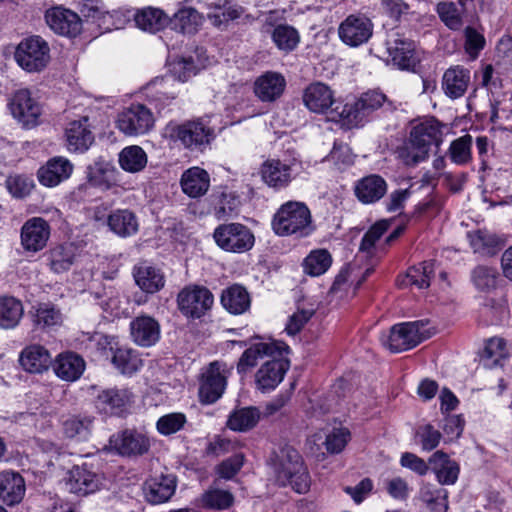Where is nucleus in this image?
Instances as JSON below:
<instances>
[{
  "mask_svg": "<svg viewBox=\"0 0 512 512\" xmlns=\"http://www.w3.org/2000/svg\"><path fill=\"white\" fill-rule=\"evenodd\" d=\"M386 101V95L377 90L363 93L352 102L343 103L335 99L328 111L327 119L347 130L358 128L363 126L366 118Z\"/></svg>",
  "mask_w": 512,
  "mask_h": 512,
  "instance_id": "obj_1",
  "label": "nucleus"
},
{
  "mask_svg": "<svg viewBox=\"0 0 512 512\" xmlns=\"http://www.w3.org/2000/svg\"><path fill=\"white\" fill-rule=\"evenodd\" d=\"M443 127L433 117L415 124L410 131L409 140L405 147L406 157L410 160H426L437 156L439 145L442 142Z\"/></svg>",
  "mask_w": 512,
  "mask_h": 512,
  "instance_id": "obj_2",
  "label": "nucleus"
},
{
  "mask_svg": "<svg viewBox=\"0 0 512 512\" xmlns=\"http://www.w3.org/2000/svg\"><path fill=\"white\" fill-rule=\"evenodd\" d=\"M273 471L279 485H290L298 493L308 491L310 476L300 454L295 449L291 447L281 449L273 462Z\"/></svg>",
  "mask_w": 512,
  "mask_h": 512,
  "instance_id": "obj_3",
  "label": "nucleus"
},
{
  "mask_svg": "<svg viewBox=\"0 0 512 512\" xmlns=\"http://www.w3.org/2000/svg\"><path fill=\"white\" fill-rule=\"evenodd\" d=\"M272 227L279 236H308L313 231L310 210L302 202H286L275 213Z\"/></svg>",
  "mask_w": 512,
  "mask_h": 512,
  "instance_id": "obj_4",
  "label": "nucleus"
},
{
  "mask_svg": "<svg viewBox=\"0 0 512 512\" xmlns=\"http://www.w3.org/2000/svg\"><path fill=\"white\" fill-rule=\"evenodd\" d=\"M428 320H417L394 325L384 344L392 352H402L414 348L428 339L433 331Z\"/></svg>",
  "mask_w": 512,
  "mask_h": 512,
  "instance_id": "obj_5",
  "label": "nucleus"
},
{
  "mask_svg": "<svg viewBox=\"0 0 512 512\" xmlns=\"http://www.w3.org/2000/svg\"><path fill=\"white\" fill-rule=\"evenodd\" d=\"M15 60L27 72H40L50 60L48 43L40 36L23 39L16 48Z\"/></svg>",
  "mask_w": 512,
  "mask_h": 512,
  "instance_id": "obj_6",
  "label": "nucleus"
},
{
  "mask_svg": "<svg viewBox=\"0 0 512 512\" xmlns=\"http://www.w3.org/2000/svg\"><path fill=\"white\" fill-rule=\"evenodd\" d=\"M216 244L228 252L243 253L254 245V235L251 230L241 223L219 225L213 233Z\"/></svg>",
  "mask_w": 512,
  "mask_h": 512,
  "instance_id": "obj_7",
  "label": "nucleus"
},
{
  "mask_svg": "<svg viewBox=\"0 0 512 512\" xmlns=\"http://www.w3.org/2000/svg\"><path fill=\"white\" fill-rule=\"evenodd\" d=\"M229 370L224 363L214 361L202 372L199 399L203 404H213L220 399L227 386Z\"/></svg>",
  "mask_w": 512,
  "mask_h": 512,
  "instance_id": "obj_8",
  "label": "nucleus"
},
{
  "mask_svg": "<svg viewBox=\"0 0 512 512\" xmlns=\"http://www.w3.org/2000/svg\"><path fill=\"white\" fill-rule=\"evenodd\" d=\"M155 118L149 108L143 104H132L118 114L116 125L128 136L144 135L151 131Z\"/></svg>",
  "mask_w": 512,
  "mask_h": 512,
  "instance_id": "obj_9",
  "label": "nucleus"
},
{
  "mask_svg": "<svg viewBox=\"0 0 512 512\" xmlns=\"http://www.w3.org/2000/svg\"><path fill=\"white\" fill-rule=\"evenodd\" d=\"M372 20L361 12L348 15L338 27L340 40L350 47H359L369 41L373 35Z\"/></svg>",
  "mask_w": 512,
  "mask_h": 512,
  "instance_id": "obj_10",
  "label": "nucleus"
},
{
  "mask_svg": "<svg viewBox=\"0 0 512 512\" xmlns=\"http://www.w3.org/2000/svg\"><path fill=\"white\" fill-rule=\"evenodd\" d=\"M175 135L183 146L194 152H202L214 139V130L204 125L200 120L188 121L179 125Z\"/></svg>",
  "mask_w": 512,
  "mask_h": 512,
  "instance_id": "obj_11",
  "label": "nucleus"
},
{
  "mask_svg": "<svg viewBox=\"0 0 512 512\" xmlns=\"http://www.w3.org/2000/svg\"><path fill=\"white\" fill-rule=\"evenodd\" d=\"M212 293L205 287H188L178 294L181 312L192 318H200L213 304Z\"/></svg>",
  "mask_w": 512,
  "mask_h": 512,
  "instance_id": "obj_12",
  "label": "nucleus"
},
{
  "mask_svg": "<svg viewBox=\"0 0 512 512\" xmlns=\"http://www.w3.org/2000/svg\"><path fill=\"white\" fill-rule=\"evenodd\" d=\"M9 107L14 118L24 127L31 128L39 123L41 106L28 89L16 91L9 102Z\"/></svg>",
  "mask_w": 512,
  "mask_h": 512,
  "instance_id": "obj_13",
  "label": "nucleus"
},
{
  "mask_svg": "<svg viewBox=\"0 0 512 512\" xmlns=\"http://www.w3.org/2000/svg\"><path fill=\"white\" fill-rule=\"evenodd\" d=\"M289 369V361L282 356H274L267 360L256 372L257 388L262 392L275 389L283 380Z\"/></svg>",
  "mask_w": 512,
  "mask_h": 512,
  "instance_id": "obj_14",
  "label": "nucleus"
},
{
  "mask_svg": "<svg viewBox=\"0 0 512 512\" xmlns=\"http://www.w3.org/2000/svg\"><path fill=\"white\" fill-rule=\"evenodd\" d=\"M45 20L57 34L75 37L81 32V19L75 12L62 7H53L46 11Z\"/></svg>",
  "mask_w": 512,
  "mask_h": 512,
  "instance_id": "obj_15",
  "label": "nucleus"
},
{
  "mask_svg": "<svg viewBox=\"0 0 512 512\" xmlns=\"http://www.w3.org/2000/svg\"><path fill=\"white\" fill-rule=\"evenodd\" d=\"M288 351V346L283 342H257L247 348L240 357L237 369L240 373H245L249 368L254 367L259 359L264 357L282 356Z\"/></svg>",
  "mask_w": 512,
  "mask_h": 512,
  "instance_id": "obj_16",
  "label": "nucleus"
},
{
  "mask_svg": "<svg viewBox=\"0 0 512 512\" xmlns=\"http://www.w3.org/2000/svg\"><path fill=\"white\" fill-rule=\"evenodd\" d=\"M50 237V226L41 217L27 220L21 228V244L26 251L42 250Z\"/></svg>",
  "mask_w": 512,
  "mask_h": 512,
  "instance_id": "obj_17",
  "label": "nucleus"
},
{
  "mask_svg": "<svg viewBox=\"0 0 512 512\" xmlns=\"http://www.w3.org/2000/svg\"><path fill=\"white\" fill-rule=\"evenodd\" d=\"M134 394L128 388H108L96 398V407L106 414L120 415L133 402Z\"/></svg>",
  "mask_w": 512,
  "mask_h": 512,
  "instance_id": "obj_18",
  "label": "nucleus"
},
{
  "mask_svg": "<svg viewBox=\"0 0 512 512\" xmlns=\"http://www.w3.org/2000/svg\"><path fill=\"white\" fill-rule=\"evenodd\" d=\"M25 480L19 472L5 470L0 472V504L15 506L24 498Z\"/></svg>",
  "mask_w": 512,
  "mask_h": 512,
  "instance_id": "obj_19",
  "label": "nucleus"
},
{
  "mask_svg": "<svg viewBox=\"0 0 512 512\" xmlns=\"http://www.w3.org/2000/svg\"><path fill=\"white\" fill-rule=\"evenodd\" d=\"M286 87L281 73L268 71L256 78L253 85L255 96L262 102H274L279 99Z\"/></svg>",
  "mask_w": 512,
  "mask_h": 512,
  "instance_id": "obj_20",
  "label": "nucleus"
},
{
  "mask_svg": "<svg viewBox=\"0 0 512 512\" xmlns=\"http://www.w3.org/2000/svg\"><path fill=\"white\" fill-rule=\"evenodd\" d=\"M334 92L331 88L322 83L314 82L307 86L303 93L305 106L314 113L328 114L334 103Z\"/></svg>",
  "mask_w": 512,
  "mask_h": 512,
  "instance_id": "obj_21",
  "label": "nucleus"
},
{
  "mask_svg": "<svg viewBox=\"0 0 512 512\" xmlns=\"http://www.w3.org/2000/svg\"><path fill=\"white\" fill-rule=\"evenodd\" d=\"M387 44L389 57L395 66L402 70H411L416 66L418 59L414 41L398 36Z\"/></svg>",
  "mask_w": 512,
  "mask_h": 512,
  "instance_id": "obj_22",
  "label": "nucleus"
},
{
  "mask_svg": "<svg viewBox=\"0 0 512 512\" xmlns=\"http://www.w3.org/2000/svg\"><path fill=\"white\" fill-rule=\"evenodd\" d=\"M66 485L70 492L84 496L100 488L101 478L86 466H75L69 471Z\"/></svg>",
  "mask_w": 512,
  "mask_h": 512,
  "instance_id": "obj_23",
  "label": "nucleus"
},
{
  "mask_svg": "<svg viewBox=\"0 0 512 512\" xmlns=\"http://www.w3.org/2000/svg\"><path fill=\"white\" fill-rule=\"evenodd\" d=\"M110 443L119 454L125 456L142 455L150 447L149 439L145 435L133 430H125L114 435Z\"/></svg>",
  "mask_w": 512,
  "mask_h": 512,
  "instance_id": "obj_24",
  "label": "nucleus"
},
{
  "mask_svg": "<svg viewBox=\"0 0 512 512\" xmlns=\"http://www.w3.org/2000/svg\"><path fill=\"white\" fill-rule=\"evenodd\" d=\"M67 148L71 152L83 153L94 142V136L88 125V118L72 121L66 128Z\"/></svg>",
  "mask_w": 512,
  "mask_h": 512,
  "instance_id": "obj_25",
  "label": "nucleus"
},
{
  "mask_svg": "<svg viewBox=\"0 0 512 512\" xmlns=\"http://www.w3.org/2000/svg\"><path fill=\"white\" fill-rule=\"evenodd\" d=\"M130 333L137 345L150 347L160 338V325L150 316H138L130 323Z\"/></svg>",
  "mask_w": 512,
  "mask_h": 512,
  "instance_id": "obj_26",
  "label": "nucleus"
},
{
  "mask_svg": "<svg viewBox=\"0 0 512 512\" xmlns=\"http://www.w3.org/2000/svg\"><path fill=\"white\" fill-rule=\"evenodd\" d=\"M176 478L173 475L151 477L145 482L144 493L148 502L160 504L168 501L175 493Z\"/></svg>",
  "mask_w": 512,
  "mask_h": 512,
  "instance_id": "obj_27",
  "label": "nucleus"
},
{
  "mask_svg": "<svg viewBox=\"0 0 512 512\" xmlns=\"http://www.w3.org/2000/svg\"><path fill=\"white\" fill-rule=\"evenodd\" d=\"M470 83V71L460 65L448 68L442 77V89L451 99L460 98Z\"/></svg>",
  "mask_w": 512,
  "mask_h": 512,
  "instance_id": "obj_28",
  "label": "nucleus"
},
{
  "mask_svg": "<svg viewBox=\"0 0 512 512\" xmlns=\"http://www.w3.org/2000/svg\"><path fill=\"white\" fill-rule=\"evenodd\" d=\"M95 418L86 414H72L62 418V433L66 438L86 441L90 437Z\"/></svg>",
  "mask_w": 512,
  "mask_h": 512,
  "instance_id": "obj_29",
  "label": "nucleus"
},
{
  "mask_svg": "<svg viewBox=\"0 0 512 512\" xmlns=\"http://www.w3.org/2000/svg\"><path fill=\"white\" fill-rule=\"evenodd\" d=\"M133 276L139 288L146 293H156L164 287L165 278L160 269L142 262L133 269Z\"/></svg>",
  "mask_w": 512,
  "mask_h": 512,
  "instance_id": "obj_30",
  "label": "nucleus"
},
{
  "mask_svg": "<svg viewBox=\"0 0 512 512\" xmlns=\"http://www.w3.org/2000/svg\"><path fill=\"white\" fill-rule=\"evenodd\" d=\"M387 191L385 180L378 175H369L358 180L354 192L357 199L363 204H372L379 201Z\"/></svg>",
  "mask_w": 512,
  "mask_h": 512,
  "instance_id": "obj_31",
  "label": "nucleus"
},
{
  "mask_svg": "<svg viewBox=\"0 0 512 512\" xmlns=\"http://www.w3.org/2000/svg\"><path fill=\"white\" fill-rule=\"evenodd\" d=\"M53 369L56 375L64 381L73 382L81 377L85 370V361L79 355L68 352L60 354Z\"/></svg>",
  "mask_w": 512,
  "mask_h": 512,
  "instance_id": "obj_32",
  "label": "nucleus"
},
{
  "mask_svg": "<svg viewBox=\"0 0 512 512\" xmlns=\"http://www.w3.org/2000/svg\"><path fill=\"white\" fill-rule=\"evenodd\" d=\"M21 366L30 373L46 371L52 361L49 351L41 345H30L20 355Z\"/></svg>",
  "mask_w": 512,
  "mask_h": 512,
  "instance_id": "obj_33",
  "label": "nucleus"
},
{
  "mask_svg": "<svg viewBox=\"0 0 512 512\" xmlns=\"http://www.w3.org/2000/svg\"><path fill=\"white\" fill-rule=\"evenodd\" d=\"M468 239L474 253L482 256H494L503 247L502 239L487 230H476L468 233Z\"/></svg>",
  "mask_w": 512,
  "mask_h": 512,
  "instance_id": "obj_34",
  "label": "nucleus"
},
{
  "mask_svg": "<svg viewBox=\"0 0 512 512\" xmlns=\"http://www.w3.org/2000/svg\"><path fill=\"white\" fill-rule=\"evenodd\" d=\"M437 480L442 485H453L459 475V465L451 460L449 456L442 452L436 451L429 459Z\"/></svg>",
  "mask_w": 512,
  "mask_h": 512,
  "instance_id": "obj_35",
  "label": "nucleus"
},
{
  "mask_svg": "<svg viewBox=\"0 0 512 512\" xmlns=\"http://www.w3.org/2000/svg\"><path fill=\"white\" fill-rule=\"evenodd\" d=\"M293 165L285 162H264L261 167L263 181L271 187H284L294 177Z\"/></svg>",
  "mask_w": 512,
  "mask_h": 512,
  "instance_id": "obj_36",
  "label": "nucleus"
},
{
  "mask_svg": "<svg viewBox=\"0 0 512 512\" xmlns=\"http://www.w3.org/2000/svg\"><path fill=\"white\" fill-rule=\"evenodd\" d=\"M209 185L208 173L199 167L188 169L181 178L183 192L192 198L204 195L208 191Z\"/></svg>",
  "mask_w": 512,
  "mask_h": 512,
  "instance_id": "obj_37",
  "label": "nucleus"
},
{
  "mask_svg": "<svg viewBox=\"0 0 512 512\" xmlns=\"http://www.w3.org/2000/svg\"><path fill=\"white\" fill-rule=\"evenodd\" d=\"M509 356L507 342L501 337H492L485 343L481 363L485 368L502 367Z\"/></svg>",
  "mask_w": 512,
  "mask_h": 512,
  "instance_id": "obj_38",
  "label": "nucleus"
},
{
  "mask_svg": "<svg viewBox=\"0 0 512 512\" xmlns=\"http://www.w3.org/2000/svg\"><path fill=\"white\" fill-rule=\"evenodd\" d=\"M173 82V78H156L151 81L144 88L147 99L154 103L156 108L168 105L176 97L175 91L170 89Z\"/></svg>",
  "mask_w": 512,
  "mask_h": 512,
  "instance_id": "obj_39",
  "label": "nucleus"
},
{
  "mask_svg": "<svg viewBox=\"0 0 512 512\" xmlns=\"http://www.w3.org/2000/svg\"><path fill=\"white\" fill-rule=\"evenodd\" d=\"M111 363L125 375H132L143 366V361L137 351L127 346L119 345L111 354Z\"/></svg>",
  "mask_w": 512,
  "mask_h": 512,
  "instance_id": "obj_40",
  "label": "nucleus"
},
{
  "mask_svg": "<svg viewBox=\"0 0 512 512\" xmlns=\"http://www.w3.org/2000/svg\"><path fill=\"white\" fill-rule=\"evenodd\" d=\"M221 303L227 311L238 315L250 307V297L244 287L233 285L222 292Z\"/></svg>",
  "mask_w": 512,
  "mask_h": 512,
  "instance_id": "obj_41",
  "label": "nucleus"
},
{
  "mask_svg": "<svg viewBox=\"0 0 512 512\" xmlns=\"http://www.w3.org/2000/svg\"><path fill=\"white\" fill-rule=\"evenodd\" d=\"M72 170L71 162H46L38 170V180L45 186L53 187L69 178Z\"/></svg>",
  "mask_w": 512,
  "mask_h": 512,
  "instance_id": "obj_42",
  "label": "nucleus"
},
{
  "mask_svg": "<svg viewBox=\"0 0 512 512\" xmlns=\"http://www.w3.org/2000/svg\"><path fill=\"white\" fill-rule=\"evenodd\" d=\"M77 249L72 244L59 245L48 253V265L54 273L68 271L77 258Z\"/></svg>",
  "mask_w": 512,
  "mask_h": 512,
  "instance_id": "obj_43",
  "label": "nucleus"
},
{
  "mask_svg": "<svg viewBox=\"0 0 512 512\" xmlns=\"http://www.w3.org/2000/svg\"><path fill=\"white\" fill-rule=\"evenodd\" d=\"M24 314L23 304L11 296L0 297V327L2 329L15 328Z\"/></svg>",
  "mask_w": 512,
  "mask_h": 512,
  "instance_id": "obj_44",
  "label": "nucleus"
},
{
  "mask_svg": "<svg viewBox=\"0 0 512 512\" xmlns=\"http://www.w3.org/2000/svg\"><path fill=\"white\" fill-rule=\"evenodd\" d=\"M134 20L140 29L151 33L161 30L168 23V17L164 11L155 7H145L138 10Z\"/></svg>",
  "mask_w": 512,
  "mask_h": 512,
  "instance_id": "obj_45",
  "label": "nucleus"
},
{
  "mask_svg": "<svg viewBox=\"0 0 512 512\" xmlns=\"http://www.w3.org/2000/svg\"><path fill=\"white\" fill-rule=\"evenodd\" d=\"M87 169L88 180L93 186L107 189L118 181V172L111 162H93Z\"/></svg>",
  "mask_w": 512,
  "mask_h": 512,
  "instance_id": "obj_46",
  "label": "nucleus"
},
{
  "mask_svg": "<svg viewBox=\"0 0 512 512\" xmlns=\"http://www.w3.org/2000/svg\"><path fill=\"white\" fill-rule=\"evenodd\" d=\"M108 226L121 237L134 235L139 228L136 216L129 210H117L109 215Z\"/></svg>",
  "mask_w": 512,
  "mask_h": 512,
  "instance_id": "obj_47",
  "label": "nucleus"
},
{
  "mask_svg": "<svg viewBox=\"0 0 512 512\" xmlns=\"http://www.w3.org/2000/svg\"><path fill=\"white\" fill-rule=\"evenodd\" d=\"M259 420L260 412L256 407H244L230 414L227 427L233 431L244 432L255 427Z\"/></svg>",
  "mask_w": 512,
  "mask_h": 512,
  "instance_id": "obj_48",
  "label": "nucleus"
},
{
  "mask_svg": "<svg viewBox=\"0 0 512 512\" xmlns=\"http://www.w3.org/2000/svg\"><path fill=\"white\" fill-rule=\"evenodd\" d=\"M421 501L431 512H446L448 509V492L430 484H425L419 491Z\"/></svg>",
  "mask_w": 512,
  "mask_h": 512,
  "instance_id": "obj_49",
  "label": "nucleus"
},
{
  "mask_svg": "<svg viewBox=\"0 0 512 512\" xmlns=\"http://www.w3.org/2000/svg\"><path fill=\"white\" fill-rule=\"evenodd\" d=\"M434 262L424 261L418 265L410 267L403 280L404 285H413L419 289L428 288L434 275Z\"/></svg>",
  "mask_w": 512,
  "mask_h": 512,
  "instance_id": "obj_50",
  "label": "nucleus"
},
{
  "mask_svg": "<svg viewBox=\"0 0 512 512\" xmlns=\"http://www.w3.org/2000/svg\"><path fill=\"white\" fill-rule=\"evenodd\" d=\"M332 264V257L325 249L313 250L303 261L304 272L310 276L324 274Z\"/></svg>",
  "mask_w": 512,
  "mask_h": 512,
  "instance_id": "obj_51",
  "label": "nucleus"
},
{
  "mask_svg": "<svg viewBox=\"0 0 512 512\" xmlns=\"http://www.w3.org/2000/svg\"><path fill=\"white\" fill-rule=\"evenodd\" d=\"M201 17L193 8H183L171 19L172 28L183 34H193L200 25Z\"/></svg>",
  "mask_w": 512,
  "mask_h": 512,
  "instance_id": "obj_52",
  "label": "nucleus"
},
{
  "mask_svg": "<svg viewBox=\"0 0 512 512\" xmlns=\"http://www.w3.org/2000/svg\"><path fill=\"white\" fill-rule=\"evenodd\" d=\"M499 273L496 268L478 265L471 271V281L475 288L482 292H489L496 288Z\"/></svg>",
  "mask_w": 512,
  "mask_h": 512,
  "instance_id": "obj_53",
  "label": "nucleus"
},
{
  "mask_svg": "<svg viewBox=\"0 0 512 512\" xmlns=\"http://www.w3.org/2000/svg\"><path fill=\"white\" fill-rule=\"evenodd\" d=\"M272 39L278 49L290 52L297 47L300 41V36L294 27L286 24H280L274 28Z\"/></svg>",
  "mask_w": 512,
  "mask_h": 512,
  "instance_id": "obj_54",
  "label": "nucleus"
},
{
  "mask_svg": "<svg viewBox=\"0 0 512 512\" xmlns=\"http://www.w3.org/2000/svg\"><path fill=\"white\" fill-rule=\"evenodd\" d=\"M234 501L233 495L226 490L211 488L201 496V504L205 508L224 510Z\"/></svg>",
  "mask_w": 512,
  "mask_h": 512,
  "instance_id": "obj_55",
  "label": "nucleus"
},
{
  "mask_svg": "<svg viewBox=\"0 0 512 512\" xmlns=\"http://www.w3.org/2000/svg\"><path fill=\"white\" fill-rule=\"evenodd\" d=\"M62 315L59 309L49 303H41L35 309L33 322L40 327H51L60 324Z\"/></svg>",
  "mask_w": 512,
  "mask_h": 512,
  "instance_id": "obj_56",
  "label": "nucleus"
},
{
  "mask_svg": "<svg viewBox=\"0 0 512 512\" xmlns=\"http://www.w3.org/2000/svg\"><path fill=\"white\" fill-rule=\"evenodd\" d=\"M6 187L14 198L23 199L31 194L35 188L34 180L25 175L9 176Z\"/></svg>",
  "mask_w": 512,
  "mask_h": 512,
  "instance_id": "obj_57",
  "label": "nucleus"
},
{
  "mask_svg": "<svg viewBox=\"0 0 512 512\" xmlns=\"http://www.w3.org/2000/svg\"><path fill=\"white\" fill-rule=\"evenodd\" d=\"M436 11L440 19L448 28L452 30H458L462 26L461 16L459 15L458 9L453 2L438 3Z\"/></svg>",
  "mask_w": 512,
  "mask_h": 512,
  "instance_id": "obj_58",
  "label": "nucleus"
},
{
  "mask_svg": "<svg viewBox=\"0 0 512 512\" xmlns=\"http://www.w3.org/2000/svg\"><path fill=\"white\" fill-rule=\"evenodd\" d=\"M350 440V431L347 428H335L327 436L325 446L332 454L340 453Z\"/></svg>",
  "mask_w": 512,
  "mask_h": 512,
  "instance_id": "obj_59",
  "label": "nucleus"
},
{
  "mask_svg": "<svg viewBox=\"0 0 512 512\" xmlns=\"http://www.w3.org/2000/svg\"><path fill=\"white\" fill-rule=\"evenodd\" d=\"M215 9V13L208 14V18L215 26H220L223 23H227L229 21L239 18L243 12L242 9L239 7L226 6V3H224L223 5L215 4Z\"/></svg>",
  "mask_w": 512,
  "mask_h": 512,
  "instance_id": "obj_60",
  "label": "nucleus"
},
{
  "mask_svg": "<svg viewBox=\"0 0 512 512\" xmlns=\"http://www.w3.org/2000/svg\"><path fill=\"white\" fill-rule=\"evenodd\" d=\"M186 417L182 413H171L162 416L157 421V429L163 435L178 432L185 424Z\"/></svg>",
  "mask_w": 512,
  "mask_h": 512,
  "instance_id": "obj_61",
  "label": "nucleus"
},
{
  "mask_svg": "<svg viewBox=\"0 0 512 512\" xmlns=\"http://www.w3.org/2000/svg\"><path fill=\"white\" fill-rule=\"evenodd\" d=\"M485 38L483 34L479 33L473 27H466L465 29V51L471 57V59H476L480 53V51L485 46Z\"/></svg>",
  "mask_w": 512,
  "mask_h": 512,
  "instance_id": "obj_62",
  "label": "nucleus"
},
{
  "mask_svg": "<svg viewBox=\"0 0 512 512\" xmlns=\"http://www.w3.org/2000/svg\"><path fill=\"white\" fill-rule=\"evenodd\" d=\"M472 140V136L469 134L454 140L449 147L451 160H469Z\"/></svg>",
  "mask_w": 512,
  "mask_h": 512,
  "instance_id": "obj_63",
  "label": "nucleus"
},
{
  "mask_svg": "<svg viewBox=\"0 0 512 512\" xmlns=\"http://www.w3.org/2000/svg\"><path fill=\"white\" fill-rule=\"evenodd\" d=\"M385 489L392 498L400 501H405L410 494L408 482L399 476L385 480Z\"/></svg>",
  "mask_w": 512,
  "mask_h": 512,
  "instance_id": "obj_64",
  "label": "nucleus"
}]
</instances>
